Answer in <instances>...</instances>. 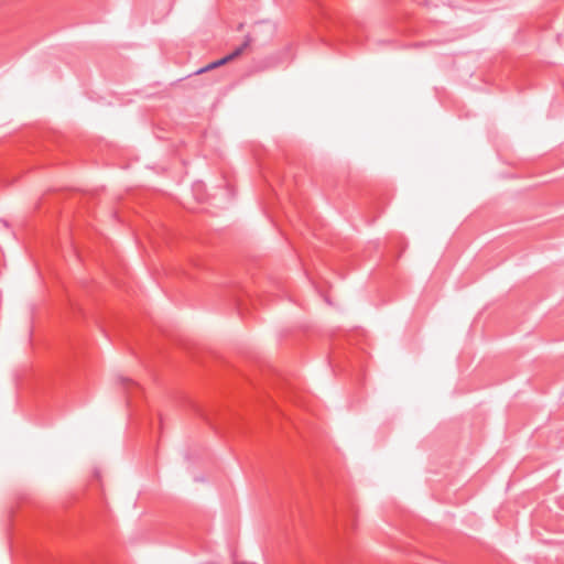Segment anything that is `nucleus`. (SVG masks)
<instances>
[{"label":"nucleus","mask_w":564,"mask_h":564,"mask_svg":"<svg viewBox=\"0 0 564 564\" xmlns=\"http://www.w3.org/2000/svg\"><path fill=\"white\" fill-rule=\"evenodd\" d=\"M120 382H121V384H122V386H124V387H126V386H130V384H131V386H132V384H134L133 382H131L129 379H126V378H120Z\"/></svg>","instance_id":"2"},{"label":"nucleus","mask_w":564,"mask_h":564,"mask_svg":"<svg viewBox=\"0 0 564 564\" xmlns=\"http://www.w3.org/2000/svg\"><path fill=\"white\" fill-rule=\"evenodd\" d=\"M249 44H250V39L247 37L243 41V43L241 45H239L234 52H231L230 54L224 56L223 58L217 59V61L208 64L207 66L196 70L195 74H202V73L207 72L209 69H214L216 67L225 65L226 63H228V62L235 59L236 57H238L239 55H241L243 53V51L249 46Z\"/></svg>","instance_id":"1"}]
</instances>
